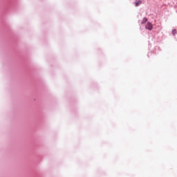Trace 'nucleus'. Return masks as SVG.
<instances>
[{
	"mask_svg": "<svg viewBox=\"0 0 177 177\" xmlns=\"http://www.w3.org/2000/svg\"><path fill=\"white\" fill-rule=\"evenodd\" d=\"M145 28L147 30H149V31H151V30H153V24H151L150 22H147Z\"/></svg>",
	"mask_w": 177,
	"mask_h": 177,
	"instance_id": "f257e3e1",
	"label": "nucleus"
},
{
	"mask_svg": "<svg viewBox=\"0 0 177 177\" xmlns=\"http://www.w3.org/2000/svg\"><path fill=\"white\" fill-rule=\"evenodd\" d=\"M139 5H142V1H140V0L136 2V6H139Z\"/></svg>",
	"mask_w": 177,
	"mask_h": 177,
	"instance_id": "f03ea898",
	"label": "nucleus"
},
{
	"mask_svg": "<svg viewBox=\"0 0 177 177\" xmlns=\"http://www.w3.org/2000/svg\"><path fill=\"white\" fill-rule=\"evenodd\" d=\"M147 21V18L145 17V18H143L141 24H145V23H146Z\"/></svg>",
	"mask_w": 177,
	"mask_h": 177,
	"instance_id": "7ed1b4c3",
	"label": "nucleus"
},
{
	"mask_svg": "<svg viewBox=\"0 0 177 177\" xmlns=\"http://www.w3.org/2000/svg\"><path fill=\"white\" fill-rule=\"evenodd\" d=\"M172 35H176V30L174 29L172 30Z\"/></svg>",
	"mask_w": 177,
	"mask_h": 177,
	"instance_id": "20e7f679",
	"label": "nucleus"
}]
</instances>
